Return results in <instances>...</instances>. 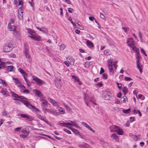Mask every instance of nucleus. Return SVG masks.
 <instances>
[{
  "mask_svg": "<svg viewBox=\"0 0 148 148\" xmlns=\"http://www.w3.org/2000/svg\"><path fill=\"white\" fill-rule=\"evenodd\" d=\"M113 62L112 60H110L108 62V66L109 69V71L111 75H113L114 73V72L112 68V65H113L115 67V69H116L117 65H116V64H112Z\"/></svg>",
  "mask_w": 148,
  "mask_h": 148,
  "instance_id": "1",
  "label": "nucleus"
},
{
  "mask_svg": "<svg viewBox=\"0 0 148 148\" xmlns=\"http://www.w3.org/2000/svg\"><path fill=\"white\" fill-rule=\"evenodd\" d=\"M12 45L10 43L5 44L3 48V51L5 52H8L10 51L13 48Z\"/></svg>",
  "mask_w": 148,
  "mask_h": 148,
  "instance_id": "2",
  "label": "nucleus"
},
{
  "mask_svg": "<svg viewBox=\"0 0 148 148\" xmlns=\"http://www.w3.org/2000/svg\"><path fill=\"white\" fill-rule=\"evenodd\" d=\"M136 63L137 64V67L139 70L140 73H141L142 72V69L141 67L142 66L139 62L140 59H141V57L139 55H136Z\"/></svg>",
  "mask_w": 148,
  "mask_h": 148,
  "instance_id": "3",
  "label": "nucleus"
},
{
  "mask_svg": "<svg viewBox=\"0 0 148 148\" xmlns=\"http://www.w3.org/2000/svg\"><path fill=\"white\" fill-rule=\"evenodd\" d=\"M32 79L35 81L37 84L40 86L42 85V84H45L44 82L39 79L38 77L35 76H32Z\"/></svg>",
  "mask_w": 148,
  "mask_h": 148,
  "instance_id": "4",
  "label": "nucleus"
},
{
  "mask_svg": "<svg viewBox=\"0 0 148 148\" xmlns=\"http://www.w3.org/2000/svg\"><path fill=\"white\" fill-rule=\"evenodd\" d=\"M14 99L15 100L20 101L29 108L31 109L32 107H34V106L32 105L29 102L27 101H23L17 99Z\"/></svg>",
  "mask_w": 148,
  "mask_h": 148,
  "instance_id": "5",
  "label": "nucleus"
},
{
  "mask_svg": "<svg viewBox=\"0 0 148 148\" xmlns=\"http://www.w3.org/2000/svg\"><path fill=\"white\" fill-rule=\"evenodd\" d=\"M12 95L14 98H19V99L21 100L22 99H26L25 97L23 96H19L18 94L15 93L13 92H11Z\"/></svg>",
  "mask_w": 148,
  "mask_h": 148,
  "instance_id": "6",
  "label": "nucleus"
},
{
  "mask_svg": "<svg viewBox=\"0 0 148 148\" xmlns=\"http://www.w3.org/2000/svg\"><path fill=\"white\" fill-rule=\"evenodd\" d=\"M19 115L21 116V117L25 118L29 121L32 122L34 120L32 117L29 116L25 114H20Z\"/></svg>",
  "mask_w": 148,
  "mask_h": 148,
  "instance_id": "7",
  "label": "nucleus"
},
{
  "mask_svg": "<svg viewBox=\"0 0 148 148\" xmlns=\"http://www.w3.org/2000/svg\"><path fill=\"white\" fill-rule=\"evenodd\" d=\"M24 45V49L23 51V55L26 58H29V51L28 47H25V44Z\"/></svg>",
  "mask_w": 148,
  "mask_h": 148,
  "instance_id": "8",
  "label": "nucleus"
},
{
  "mask_svg": "<svg viewBox=\"0 0 148 148\" xmlns=\"http://www.w3.org/2000/svg\"><path fill=\"white\" fill-rule=\"evenodd\" d=\"M127 43L128 45L130 47H132L134 45V41L132 38H129L127 40Z\"/></svg>",
  "mask_w": 148,
  "mask_h": 148,
  "instance_id": "9",
  "label": "nucleus"
},
{
  "mask_svg": "<svg viewBox=\"0 0 148 148\" xmlns=\"http://www.w3.org/2000/svg\"><path fill=\"white\" fill-rule=\"evenodd\" d=\"M34 91L35 94V95L37 96H38L40 98H42V97L43 96V95L42 93L39 91L38 90H34Z\"/></svg>",
  "mask_w": 148,
  "mask_h": 148,
  "instance_id": "10",
  "label": "nucleus"
},
{
  "mask_svg": "<svg viewBox=\"0 0 148 148\" xmlns=\"http://www.w3.org/2000/svg\"><path fill=\"white\" fill-rule=\"evenodd\" d=\"M82 124L83 125L87 128L89 130L91 131L93 133H94L95 132V130L92 129L91 127L90 126L86 123L84 122H82Z\"/></svg>",
  "mask_w": 148,
  "mask_h": 148,
  "instance_id": "11",
  "label": "nucleus"
},
{
  "mask_svg": "<svg viewBox=\"0 0 148 148\" xmlns=\"http://www.w3.org/2000/svg\"><path fill=\"white\" fill-rule=\"evenodd\" d=\"M118 127L116 125H111L110 126L109 128L110 129V131L111 132H116Z\"/></svg>",
  "mask_w": 148,
  "mask_h": 148,
  "instance_id": "12",
  "label": "nucleus"
},
{
  "mask_svg": "<svg viewBox=\"0 0 148 148\" xmlns=\"http://www.w3.org/2000/svg\"><path fill=\"white\" fill-rule=\"evenodd\" d=\"M110 137L111 139H114L116 141H119V138L116 134H112L110 136Z\"/></svg>",
  "mask_w": 148,
  "mask_h": 148,
  "instance_id": "13",
  "label": "nucleus"
},
{
  "mask_svg": "<svg viewBox=\"0 0 148 148\" xmlns=\"http://www.w3.org/2000/svg\"><path fill=\"white\" fill-rule=\"evenodd\" d=\"M86 44L87 46L90 48L93 47H94L93 43L89 40L86 39Z\"/></svg>",
  "mask_w": 148,
  "mask_h": 148,
  "instance_id": "14",
  "label": "nucleus"
},
{
  "mask_svg": "<svg viewBox=\"0 0 148 148\" xmlns=\"http://www.w3.org/2000/svg\"><path fill=\"white\" fill-rule=\"evenodd\" d=\"M79 147L81 148H92L88 144L84 143L80 145Z\"/></svg>",
  "mask_w": 148,
  "mask_h": 148,
  "instance_id": "15",
  "label": "nucleus"
},
{
  "mask_svg": "<svg viewBox=\"0 0 148 148\" xmlns=\"http://www.w3.org/2000/svg\"><path fill=\"white\" fill-rule=\"evenodd\" d=\"M29 37L32 38H33L34 40L36 41L40 40L41 38V37L40 36L36 35L33 36H29Z\"/></svg>",
  "mask_w": 148,
  "mask_h": 148,
  "instance_id": "16",
  "label": "nucleus"
},
{
  "mask_svg": "<svg viewBox=\"0 0 148 148\" xmlns=\"http://www.w3.org/2000/svg\"><path fill=\"white\" fill-rule=\"evenodd\" d=\"M8 28L11 31L15 30L16 29V27L14 25H10V24H8Z\"/></svg>",
  "mask_w": 148,
  "mask_h": 148,
  "instance_id": "17",
  "label": "nucleus"
},
{
  "mask_svg": "<svg viewBox=\"0 0 148 148\" xmlns=\"http://www.w3.org/2000/svg\"><path fill=\"white\" fill-rule=\"evenodd\" d=\"M50 100L51 103L54 106L57 107L59 106V103L55 100L51 99H50Z\"/></svg>",
  "mask_w": 148,
  "mask_h": 148,
  "instance_id": "18",
  "label": "nucleus"
},
{
  "mask_svg": "<svg viewBox=\"0 0 148 148\" xmlns=\"http://www.w3.org/2000/svg\"><path fill=\"white\" fill-rule=\"evenodd\" d=\"M13 34L16 38H18L20 36L19 32L16 30H14L13 32Z\"/></svg>",
  "mask_w": 148,
  "mask_h": 148,
  "instance_id": "19",
  "label": "nucleus"
},
{
  "mask_svg": "<svg viewBox=\"0 0 148 148\" xmlns=\"http://www.w3.org/2000/svg\"><path fill=\"white\" fill-rule=\"evenodd\" d=\"M40 101H41V106H42L43 105H44V106H45L47 103V101L44 99H41Z\"/></svg>",
  "mask_w": 148,
  "mask_h": 148,
  "instance_id": "20",
  "label": "nucleus"
},
{
  "mask_svg": "<svg viewBox=\"0 0 148 148\" xmlns=\"http://www.w3.org/2000/svg\"><path fill=\"white\" fill-rule=\"evenodd\" d=\"M19 71L24 76H27V74L25 72L23 69L21 68H19L18 69Z\"/></svg>",
  "mask_w": 148,
  "mask_h": 148,
  "instance_id": "21",
  "label": "nucleus"
},
{
  "mask_svg": "<svg viewBox=\"0 0 148 148\" xmlns=\"http://www.w3.org/2000/svg\"><path fill=\"white\" fill-rule=\"evenodd\" d=\"M116 132H117L118 134L119 135H122L123 134V131L122 130L119 128V127L118 128H117V130H116Z\"/></svg>",
  "mask_w": 148,
  "mask_h": 148,
  "instance_id": "22",
  "label": "nucleus"
},
{
  "mask_svg": "<svg viewBox=\"0 0 148 148\" xmlns=\"http://www.w3.org/2000/svg\"><path fill=\"white\" fill-rule=\"evenodd\" d=\"M0 88L3 85H5V86L7 85V84L5 83V82L4 81L1 79H0Z\"/></svg>",
  "mask_w": 148,
  "mask_h": 148,
  "instance_id": "23",
  "label": "nucleus"
},
{
  "mask_svg": "<svg viewBox=\"0 0 148 148\" xmlns=\"http://www.w3.org/2000/svg\"><path fill=\"white\" fill-rule=\"evenodd\" d=\"M130 110L131 109L130 108L127 110H123L122 111L124 113H125L126 114H128L130 113Z\"/></svg>",
  "mask_w": 148,
  "mask_h": 148,
  "instance_id": "24",
  "label": "nucleus"
},
{
  "mask_svg": "<svg viewBox=\"0 0 148 148\" xmlns=\"http://www.w3.org/2000/svg\"><path fill=\"white\" fill-rule=\"evenodd\" d=\"M42 109L44 112L45 113H46V112H49V109H48L44 106V105H42Z\"/></svg>",
  "mask_w": 148,
  "mask_h": 148,
  "instance_id": "25",
  "label": "nucleus"
},
{
  "mask_svg": "<svg viewBox=\"0 0 148 148\" xmlns=\"http://www.w3.org/2000/svg\"><path fill=\"white\" fill-rule=\"evenodd\" d=\"M61 122H59L58 124L60 126L64 127L65 126L66 124V123L63 121H62Z\"/></svg>",
  "mask_w": 148,
  "mask_h": 148,
  "instance_id": "26",
  "label": "nucleus"
},
{
  "mask_svg": "<svg viewBox=\"0 0 148 148\" xmlns=\"http://www.w3.org/2000/svg\"><path fill=\"white\" fill-rule=\"evenodd\" d=\"M122 91L123 92H124V95H125L127 93V92H126L128 91V89L126 87H124L123 88Z\"/></svg>",
  "mask_w": 148,
  "mask_h": 148,
  "instance_id": "27",
  "label": "nucleus"
},
{
  "mask_svg": "<svg viewBox=\"0 0 148 148\" xmlns=\"http://www.w3.org/2000/svg\"><path fill=\"white\" fill-rule=\"evenodd\" d=\"M88 97L86 95H85L84 97L85 102L87 106H89L88 103Z\"/></svg>",
  "mask_w": 148,
  "mask_h": 148,
  "instance_id": "28",
  "label": "nucleus"
},
{
  "mask_svg": "<svg viewBox=\"0 0 148 148\" xmlns=\"http://www.w3.org/2000/svg\"><path fill=\"white\" fill-rule=\"evenodd\" d=\"M90 101L92 102L94 104L96 105V102L95 100L94 99V97H92L91 99L90 100Z\"/></svg>",
  "mask_w": 148,
  "mask_h": 148,
  "instance_id": "29",
  "label": "nucleus"
},
{
  "mask_svg": "<svg viewBox=\"0 0 148 148\" xmlns=\"http://www.w3.org/2000/svg\"><path fill=\"white\" fill-rule=\"evenodd\" d=\"M21 14H18V17L19 19L21 20L23 18V12H21Z\"/></svg>",
  "mask_w": 148,
  "mask_h": 148,
  "instance_id": "30",
  "label": "nucleus"
},
{
  "mask_svg": "<svg viewBox=\"0 0 148 148\" xmlns=\"http://www.w3.org/2000/svg\"><path fill=\"white\" fill-rule=\"evenodd\" d=\"M37 117L40 119L42 120L44 119V117L43 116H42L40 114H37Z\"/></svg>",
  "mask_w": 148,
  "mask_h": 148,
  "instance_id": "31",
  "label": "nucleus"
},
{
  "mask_svg": "<svg viewBox=\"0 0 148 148\" xmlns=\"http://www.w3.org/2000/svg\"><path fill=\"white\" fill-rule=\"evenodd\" d=\"M105 99L106 100H109L110 99L111 96L110 95H105L104 96Z\"/></svg>",
  "mask_w": 148,
  "mask_h": 148,
  "instance_id": "32",
  "label": "nucleus"
},
{
  "mask_svg": "<svg viewBox=\"0 0 148 148\" xmlns=\"http://www.w3.org/2000/svg\"><path fill=\"white\" fill-rule=\"evenodd\" d=\"M74 133L75 134H78L79 133V132L77 130L74 129L72 130Z\"/></svg>",
  "mask_w": 148,
  "mask_h": 148,
  "instance_id": "33",
  "label": "nucleus"
},
{
  "mask_svg": "<svg viewBox=\"0 0 148 148\" xmlns=\"http://www.w3.org/2000/svg\"><path fill=\"white\" fill-rule=\"evenodd\" d=\"M59 110L61 114H64L65 113V111L64 109L63 108H61L60 109H59Z\"/></svg>",
  "mask_w": 148,
  "mask_h": 148,
  "instance_id": "34",
  "label": "nucleus"
},
{
  "mask_svg": "<svg viewBox=\"0 0 148 148\" xmlns=\"http://www.w3.org/2000/svg\"><path fill=\"white\" fill-rule=\"evenodd\" d=\"M13 79L15 80L14 82L16 84H19L20 83V82L17 79L13 78Z\"/></svg>",
  "mask_w": 148,
  "mask_h": 148,
  "instance_id": "35",
  "label": "nucleus"
},
{
  "mask_svg": "<svg viewBox=\"0 0 148 148\" xmlns=\"http://www.w3.org/2000/svg\"><path fill=\"white\" fill-rule=\"evenodd\" d=\"M65 48V46L64 44H62L60 46V50H63Z\"/></svg>",
  "mask_w": 148,
  "mask_h": 148,
  "instance_id": "36",
  "label": "nucleus"
},
{
  "mask_svg": "<svg viewBox=\"0 0 148 148\" xmlns=\"http://www.w3.org/2000/svg\"><path fill=\"white\" fill-rule=\"evenodd\" d=\"M140 51L141 52V53L143 54L144 55H145V56H147V54H146V53H145V51L142 48L141 49H140Z\"/></svg>",
  "mask_w": 148,
  "mask_h": 148,
  "instance_id": "37",
  "label": "nucleus"
},
{
  "mask_svg": "<svg viewBox=\"0 0 148 148\" xmlns=\"http://www.w3.org/2000/svg\"><path fill=\"white\" fill-rule=\"evenodd\" d=\"M21 92H23V93H29V91L27 89H25L23 91L21 90Z\"/></svg>",
  "mask_w": 148,
  "mask_h": 148,
  "instance_id": "38",
  "label": "nucleus"
},
{
  "mask_svg": "<svg viewBox=\"0 0 148 148\" xmlns=\"http://www.w3.org/2000/svg\"><path fill=\"white\" fill-rule=\"evenodd\" d=\"M27 136L28 135H25L23 134H21L20 135V136L21 138H26Z\"/></svg>",
  "mask_w": 148,
  "mask_h": 148,
  "instance_id": "39",
  "label": "nucleus"
},
{
  "mask_svg": "<svg viewBox=\"0 0 148 148\" xmlns=\"http://www.w3.org/2000/svg\"><path fill=\"white\" fill-rule=\"evenodd\" d=\"M69 20L70 21L71 23L74 26H76V25L74 24L73 22L72 21V18L71 17H69Z\"/></svg>",
  "mask_w": 148,
  "mask_h": 148,
  "instance_id": "40",
  "label": "nucleus"
},
{
  "mask_svg": "<svg viewBox=\"0 0 148 148\" xmlns=\"http://www.w3.org/2000/svg\"><path fill=\"white\" fill-rule=\"evenodd\" d=\"M75 62V60L71 58L70 60V64L71 65H73L74 64Z\"/></svg>",
  "mask_w": 148,
  "mask_h": 148,
  "instance_id": "41",
  "label": "nucleus"
},
{
  "mask_svg": "<svg viewBox=\"0 0 148 148\" xmlns=\"http://www.w3.org/2000/svg\"><path fill=\"white\" fill-rule=\"evenodd\" d=\"M18 86L21 87V90H23L24 88H25V87L23 85L21 84H20L19 85H18Z\"/></svg>",
  "mask_w": 148,
  "mask_h": 148,
  "instance_id": "42",
  "label": "nucleus"
},
{
  "mask_svg": "<svg viewBox=\"0 0 148 148\" xmlns=\"http://www.w3.org/2000/svg\"><path fill=\"white\" fill-rule=\"evenodd\" d=\"M96 85L101 87L103 85V84L102 83V82H100L97 84Z\"/></svg>",
  "mask_w": 148,
  "mask_h": 148,
  "instance_id": "43",
  "label": "nucleus"
},
{
  "mask_svg": "<svg viewBox=\"0 0 148 148\" xmlns=\"http://www.w3.org/2000/svg\"><path fill=\"white\" fill-rule=\"evenodd\" d=\"M143 97V95L141 94H140L138 95V97H137L138 98H139L142 99V100H143L144 99L145 97H143V98H142V97Z\"/></svg>",
  "mask_w": 148,
  "mask_h": 148,
  "instance_id": "44",
  "label": "nucleus"
},
{
  "mask_svg": "<svg viewBox=\"0 0 148 148\" xmlns=\"http://www.w3.org/2000/svg\"><path fill=\"white\" fill-rule=\"evenodd\" d=\"M21 132L25 134H26L27 135H28L29 134V133L25 130H22L21 131Z\"/></svg>",
  "mask_w": 148,
  "mask_h": 148,
  "instance_id": "45",
  "label": "nucleus"
},
{
  "mask_svg": "<svg viewBox=\"0 0 148 148\" xmlns=\"http://www.w3.org/2000/svg\"><path fill=\"white\" fill-rule=\"evenodd\" d=\"M90 63L88 62H86L85 64V67L88 68L89 67Z\"/></svg>",
  "mask_w": 148,
  "mask_h": 148,
  "instance_id": "46",
  "label": "nucleus"
},
{
  "mask_svg": "<svg viewBox=\"0 0 148 148\" xmlns=\"http://www.w3.org/2000/svg\"><path fill=\"white\" fill-rule=\"evenodd\" d=\"M68 12L70 13H72L73 11H74V10L71 8H69L68 9Z\"/></svg>",
  "mask_w": 148,
  "mask_h": 148,
  "instance_id": "47",
  "label": "nucleus"
},
{
  "mask_svg": "<svg viewBox=\"0 0 148 148\" xmlns=\"http://www.w3.org/2000/svg\"><path fill=\"white\" fill-rule=\"evenodd\" d=\"M63 130L64 132H66L68 134H71V132L69 130H68L66 129V128L64 129H63Z\"/></svg>",
  "mask_w": 148,
  "mask_h": 148,
  "instance_id": "48",
  "label": "nucleus"
},
{
  "mask_svg": "<svg viewBox=\"0 0 148 148\" xmlns=\"http://www.w3.org/2000/svg\"><path fill=\"white\" fill-rule=\"evenodd\" d=\"M14 19L11 18L10 22L8 23V24H10V25H12V24L13 23H14Z\"/></svg>",
  "mask_w": 148,
  "mask_h": 148,
  "instance_id": "49",
  "label": "nucleus"
},
{
  "mask_svg": "<svg viewBox=\"0 0 148 148\" xmlns=\"http://www.w3.org/2000/svg\"><path fill=\"white\" fill-rule=\"evenodd\" d=\"M18 5H23V2L22 0H18Z\"/></svg>",
  "mask_w": 148,
  "mask_h": 148,
  "instance_id": "50",
  "label": "nucleus"
},
{
  "mask_svg": "<svg viewBox=\"0 0 148 148\" xmlns=\"http://www.w3.org/2000/svg\"><path fill=\"white\" fill-rule=\"evenodd\" d=\"M104 72V70L101 67V70H100V72L99 73V74H101L103 73Z\"/></svg>",
  "mask_w": 148,
  "mask_h": 148,
  "instance_id": "51",
  "label": "nucleus"
},
{
  "mask_svg": "<svg viewBox=\"0 0 148 148\" xmlns=\"http://www.w3.org/2000/svg\"><path fill=\"white\" fill-rule=\"evenodd\" d=\"M64 107L65 108L68 110H70L71 109L70 108V107L68 106L67 105H66L65 104H64Z\"/></svg>",
  "mask_w": 148,
  "mask_h": 148,
  "instance_id": "52",
  "label": "nucleus"
},
{
  "mask_svg": "<svg viewBox=\"0 0 148 148\" xmlns=\"http://www.w3.org/2000/svg\"><path fill=\"white\" fill-rule=\"evenodd\" d=\"M136 55L140 54V52L138 49H136L135 51Z\"/></svg>",
  "mask_w": 148,
  "mask_h": 148,
  "instance_id": "53",
  "label": "nucleus"
},
{
  "mask_svg": "<svg viewBox=\"0 0 148 148\" xmlns=\"http://www.w3.org/2000/svg\"><path fill=\"white\" fill-rule=\"evenodd\" d=\"M116 83L118 85V87L120 89L121 88V87L122 86V85L121 84L117 82H116Z\"/></svg>",
  "mask_w": 148,
  "mask_h": 148,
  "instance_id": "54",
  "label": "nucleus"
},
{
  "mask_svg": "<svg viewBox=\"0 0 148 148\" xmlns=\"http://www.w3.org/2000/svg\"><path fill=\"white\" fill-rule=\"evenodd\" d=\"M125 79L127 81L132 80V79L131 78L129 77H125Z\"/></svg>",
  "mask_w": 148,
  "mask_h": 148,
  "instance_id": "55",
  "label": "nucleus"
},
{
  "mask_svg": "<svg viewBox=\"0 0 148 148\" xmlns=\"http://www.w3.org/2000/svg\"><path fill=\"white\" fill-rule=\"evenodd\" d=\"M138 35H139V36L141 40V41H142V34H141V33L140 32H138Z\"/></svg>",
  "mask_w": 148,
  "mask_h": 148,
  "instance_id": "56",
  "label": "nucleus"
},
{
  "mask_svg": "<svg viewBox=\"0 0 148 148\" xmlns=\"http://www.w3.org/2000/svg\"><path fill=\"white\" fill-rule=\"evenodd\" d=\"M103 78L105 79H107V77L106 75V73H104L102 75Z\"/></svg>",
  "mask_w": 148,
  "mask_h": 148,
  "instance_id": "57",
  "label": "nucleus"
},
{
  "mask_svg": "<svg viewBox=\"0 0 148 148\" xmlns=\"http://www.w3.org/2000/svg\"><path fill=\"white\" fill-rule=\"evenodd\" d=\"M130 120L131 121V122H133L135 120V117H131L130 118Z\"/></svg>",
  "mask_w": 148,
  "mask_h": 148,
  "instance_id": "58",
  "label": "nucleus"
},
{
  "mask_svg": "<svg viewBox=\"0 0 148 148\" xmlns=\"http://www.w3.org/2000/svg\"><path fill=\"white\" fill-rule=\"evenodd\" d=\"M130 47L132 48V50L135 51L136 49H137V48L136 47L134 46H132V47Z\"/></svg>",
  "mask_w": 148,
  "mask_h": 148,
  "instance_id": "59",
  "label": "nucleus"
},
{
  "mask_svg": "<svg viewBox=\"0 0 148 148\" xmlns=\"http://www.w3.org/2000/svg\"><path fill=\"white\" fill-rule=\"evenodd\" d=\"M100 17L102 19H103L105 18V16L101 13H100Z\"/></svg>",
  "mask_w": 148,
  "mask_h": 148,
  "instance_id": "60",
  "label": "nucleus"
},
{
  "mask_svg": "<svg viewBox=\"0 0 148 148\" xmlns=\"http://www.w3.org/2000/svg\"><path fill=\"white\" fill-rule=\"evenodd\" d=\"M2 114L3 115H7V113L6 112V110L5 109H4L2 112Z\"/></svg>",
  "mask_w": 148,
  "mask_h": 148,
  "instance_id": "61",
  "label": "nucleus"
},
{
  "mask_svg": "<svg viewBox=\"0 0 148 148\" xmlns=\"http://www.w3.org/2000/svg\"><path fill=\"white\" fill-rule=\"evenodd\" d=\"M133 139L135 140H136L138 139V137L136 135H134L133 137Z\"/></svg>",
  "mask_w": 148,
  "mask_h": 148,
  "instance_id": "62",
  "label": "nucleus"
},
{
  "mask_svg": "<svg viewBox=\"0 0 148 148\" xmlns=\"http://www.w3.org/2000/svg\"><path fill=\"white\" fill-rule=\"evenodd\" d=\"M121 95H122V94H121V92H119L118 93L117 96V97H118L119 98H121Z\"/></svg>",
  "mask_w": 148,
  "mask_h": 148,
  "instance_id": "63",
  "label": "nucleus"
},
{
  "mask_svg": "<svg viewBox=\"0 0 148 148\" xmlns=\"http://www.w3.org/2000/svg\"><path fill=\"white\" fill-rule=\"evenodd\" d=\"M94 19H95V18L93 16H90L89 17V19L91 21H93Z\"/></svg>",
  "mask_w": 148,
  "mask_h": 148,
  "instance_id": "64",
  "label": "nucleus"
}]
</instances>
